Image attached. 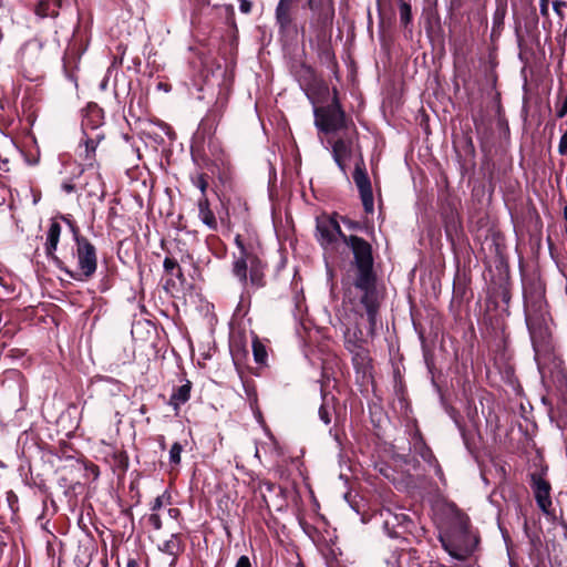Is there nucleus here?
I'll return each mask as SVG.
<instances>
[{"label": "nucleus", "mask_w": 567, "mask_h": 567, "mask_svg": "<svg viewBox=\"0 0 567 567\" xmlns=\"http://www.w3.org/2000/svg\"><path fill=\"white\" fill-rule=\"evenodd\" d=\"M317 237L322 246L334 243L339 237L351 248L358 274L354 288L360 290L361 303L364 306L371 330L377 324L378 299L375 291V275L373 272V257L371 246L358 236L347 237L337 220L321 219L317 223Z\"/></svg>", "instance_id": "obj_1"}, {"label": "nucleus", "mask_w": 567, "mask_h": 567, "mask_svg": "<svg viewBox=\"0 0 567 567\" xmlns=\"http://www.w3.org/2000/svg\"><path fill=\"white\" fill-rule=\"evenodd\" d=\"M439 540L449 555L457 560H464L475 550L478 538L470 529L468 517L454 505L444 507L439 520Z\"/></svg>", "instance_id": "obj_2"}, {"label": "nucleus", "mask_w": 567, "mask_h": 567, "mask_svg": "<svg viewBox=\"0 0 567 567\" xmlns=\"http://www.w3.org/2000/svg\"><path fill=\"white\" fill-rule=\"evenodd\" d=\"M306 7L310 10V28L317 38L326 37L331 29L334 18L332 0H307Z\"/></svg>", "instance_id": "obj_3"}, {"label": "nucleus", "mask_w": 567, "mask_h": 567, "mask_svg": "<svg viewBox=\"0 0 567 567\" xmlns=\"http://www.w3.org/2000/svg\"><path fill=\"white\" fill-rule=\"evenodd\" d=\"M315 125L324 133H332L346 126L344 112L342 111L337 93L332 102L327 106L315 107Z\"/></svg>", "instance_id": "obj_4"}, {"label": "nucleus", "mask_w": 567, "mask_h": 567, "mask_svg": "<svg viewBox=\"0 0 567 567\" xmlns=\"http://www.w3.org/2000/svg\"><path fill=\"white\" fill-rule=\"evenodd\" d=\"M79 275L90 278L96 271L95 247L84 237H75Z\"/></svg>", "instance_id": "obj_5"}, {"label": "nucleus", "mask_w": 567, "mask_h": 567, "mask_svg": "<svg viewBox=\"0 0 567 567\" xmlns=\"http://www.w3.org/2000/svg\"><path fill=\"white\" fill-rule=\"evenodd\" d=\"M353 182L359 189L365 213H372L374 209L372 186L364 167L363 158L361 156L355 163L353 172Z\"/></svg>", "instance_id": "obj_6"}, {"label": "nucleus", "mask_w": 567, "mask_h": 567, "mask_svg": "<svg viewBox=\"0 0 567 567\" xmlns=\"http://www.w3.org/2000/svg\"><path fill=\"white\" fill-rule=\"evenodd\" d=\"M532 488L538 507L545 514H548L551 506L550 484L539 474H532Z\"/></svg>", "instance_id": "obj_7"}, {"label": "nucleus", "mask_w": 567, "mask_h": 567, "mask_svg": "<svg viewBox=\"0 0 567 567\" xmlns=\"http://www.w3.org/2000/svg\"><path fill=\"white\" fill-rule=\"evenodd\" d=\"M235 241L238 248L240 249V254L234 261L233 272L239 279L240 282L246 284L247 271L250 269L252 260L254 262H257V257L246 251L239 236L236 237Z\"/></svg>", "instance_id": "obj_8"}, {"label": "nucleus", "mask_w": 567, "mask_h": 567, "mask_svg": "<svg viewBox=\"0 0 567 567\" xmlns=\"http://www.w3.org/2000/svg\"><path fill=\"white\" fill-rule=\"evenodd\" d=\"M353 152V140L351 137L338 138L332 144V157L340 171L347 174V162Z\"/></svg>", "instance_id": "obj_9"}, {"label": "nucleus", "mask_w": 567, "mask_h": 567, "mask_svg": "<svg viewBox=\"0 0 567 567\" xmlns=\"http://www.w3.org/2000/svg\"><path fill=\"white\" fill-rule=\"evenodd\" d=\"M380 517L382 518L383 528L390 537L398 536L395 527L402 526L408 520L405 514L393 513L390 508L381 509Z\"/></svg>", "instance_id": "obj_10"}, {"label": "nucleus", "mask_w": 567, "mask_h": 567, "mask_svg": "<svg viewBox=\"0 0 567 567\" xmlns=\"http://www.w3.org/2000/svg\"><path fill=\"white\" fill-rule=\"evenodd\" d=\"M61 235V225L58 221H52L47 233L45 254L48 257L53 258L56 250Z\"/></svg>", "instance_id": "obj_11"}, {"label": "nucleus", "mask_w": 567, "mask_h": 567, "mask_svg": "<svg viewBox=\"0 0 567 567\" xmlns=\"http://www.w3.org/2000/svg\"><path fill=\"white\" fill-rule=\"evenodd\" d=\"M103 136L100 133L94 134L91 137H86L83 141L84 150L83 153H80V156L86 162V166H93V159L95 155L96 147Z\"/></svg>", "instance_id": "obj_12"}, {"label": "nucleus", "mask_w": 567, "mask_h": 567, "mask_svg": "<svg viewBox=\"0 0 567 567\" xmlns=\"http://www.w3.org/2000/svg\"><path fill=\"white\" fill-rule=\"evenodd\" d=\"M198 217L204 225H206L209 229L217 228V221L214 213L209 209L208 199L206 197H202L198 200Z\"/></svg>", "instance_id": "obj_13"}, {"label": "nucleus", "mask_w": 567, "mask_h": 567, "mask_svg": "<svg viewBox=\"0 0 567 567\" xmlns=\"http://www.w3.org/2000/svg\"><path fill=\"white\" fill-rule=\"evenodd\" d=\"M158 549L159 551L172 556L174 561L183 550L182 540L177 534H172L167 540L158 545Z\"/></svg>", "instance_id": "obj_14"}, {"label": "nucleus", "mask_w": 567, "mask_h": 567, "mask_svg": "<svg viewBox=\"0 0 567 567\" xmlns=\"http://www.w3.org/2000/svg\"><path fill=\"white\" fill-rule=\"evenodd\" d=\"M275 17L279 31L281 33L287 32L292 23L291 8L285 7L284 4H277Z\"/></svg>", "instance_id": "obj_15"}, {"label": "nucleus", "mask_w": 567, "mask_h": 567, "mask_svg": "<svg viewBox=\"0 0 567 567\" xmlns=\"http://www.w3.org/2000/svg\"><path fill=\"white\" fill-rule=\"evenodd\" d=\"M190 382L186 381L183 385L178 386L169 398V404L174 408V410H178L179 406L186 403L190 396Z\"/></svg>", "instance_id": "obj_16"}, {"label": "nucleus", "mask_w": 567, "mask_h": 567, "mask_svg": "<svg viewBox=\"0 0 567 567\" xmlns=\"http://www.w3.org/2000/svg\"><path fill=\"white\" fill-rule=\"evenodd\" d=\"M414 450L426 463L434 465L437 475L442 474V470L437 464L432 451L422 442L420 437H417L414 442Z\"/></svg>", "instance_id": "obj_17"}, {"label": "nucleus", "mask_w": 567, "mask_h": 567, "mask_svg": "<svg viewBox=\"0 0 567 567\" xmlns=\"http://www.w3.org/2000/svg\"><path fill=\"white\" fill-rule=\"evenodd\" d=\"M90 176L91 182H87L84 185L87 196L102 198L104 196V190L100 174L97 172H93Z\"/></svg>", "instance_id": "obj_18"}, {"label": "nucleus", "mask_w": 567, "mask_h": 567, "mask_svg": "<svg viewBox=\"0 0 567 567\" xmlns=\"http://www.w3.org/2000/svg\"><path fill=\"white\" fill-rule=\"evenodd\" d=\"M262 276L264 275L260 261L257 259V262H254L252 260L249 269V278L251 284L256 287L262 286Z\"/></svg>", "instance_id": "obj_19"}, {"label": "nucleus", "mask_w": 567, "mask_h": 567, "mask_svg": "<svg viewBox=\"0 0 567 567\" xmlns=\"http://www.w3.org/2000/svg\"><path fill=\"white\" fill-rule=\"evenodd\" d=\"M252 353L255 361L259 364H264L267 360V351L265 346L258 340H254L252 342Z\"/></svg>", "instance_id": "obj_20"}, {"label": "nucleus", "mask_w": 567, "mask_h": 567, "mask_svg": "<svg viewBox=\"0 0 567 567\" xmlns=\"http://www.w3.org/2000/svg\"><path fill=\"white\" fill-rule=\"evenodd\" d=\"M400 21L404 25L409 24L412 19L411 6L406 2H401L399 6Z\"/></svg>", "instance_id": "obj_21"}, {"label": "nucleus", "mask_w": 567, "mask_h": 567, "mask_svg": "<svg viewBox=\"0 0 567 567\" xmlns=\"http://www.w3.org/2000/svg\"><path fill=\"white\" fill-rule=\"evenodd\" d=\"M352 360L357 368H360L364 371V369L368 365V357L363 349L359 348L358 351L354 353Z\"/></svg>", "instance_id": "obj_22"}, {"label": "nucleus", "mask_w": 567, "mask_h": 567, "mask_svg": "<svg viewBox=\"0 0 567 567\" xmlns=\"http://www.w3.org/2000/svg\"><path fill=\"white\" fill-rule=\"evenodd\" d=\"M182 451L183 446L177 442L174 443L169 450V462L176 465L179 464Z\"/></svg>", "instance_id": "obj_23"}, {"label": "nucleus", "mask_w": 567, "mask_h": 567, "mask_svg": "<svg viewBox=\"0 0 567 567\" xmlns=\"http://www.w3.org/2000/svg\"><path fill=\"white\" fill-rule=\"evenodd\" d=\"M192 182H193V185L196 186L200 190L202 197H206L205 193H206L208 184L206 182L205 176L203 174H198V175L192 177Z\"/></svg>", "instance_id": "obj_24"}, {"label": "nucleus", "mask_w": 567, "mask_h": 567, "mask_svg": "<svg viewBox=\"0 0 567 567\" xmlns=\"http://www.w3.org/2000/svg\"><path fill=\"white\" fill-rule=\"evenodd\" d=\"M319 417L320 420L326 424H330L331 422V409L328 406V404L326 402H323L321 404V406L319 408Z\"/></svg>", "instance_id": "obj_25"}, {"label": "nucleus", "mask_w": 567, "mask_h": 567, "mask_svg": "<svg viewBox=\"0 0 567 567\" xmlns=\"http://www.w3.org/2000/svg\"><path fill=\"white\" fill-rule=\"evenodd\" d=\"M265 432L268 435V439L270 441V444L268 445V451L274 454H279L278 443H277L276 439L274 437V435L269 432V430L267 427H265Z\"/></svg>", "instance_id": "obj_26"}, {"label": "nucleus", "mask_w": 567, "mask_h": 567, "mask_svg": "<svg viewBox=\"0 0 567 567\" xmlns=\"http://www.w3.org/2000/svg\"><path fill=\"white\" fill-rule=\"evenodd\" d=\"M148 523L155 528V529H161L162 528V519L159 517L158 514L156 513H152L150 516H148Z\"/></svg>", "instance_id": "obj_27"}, {"label": "nucleus", "mask_w": 567, "mask_h": 567, "mask_svg": "<svg viewBox=\"0 0 567 567\" xmlns=\"http://www.w3.org/2000/svg\"><path fill=\"white\" fill-rule=\"evenodd\" d=\"M566 115H567V94L565 95L564 101L561 102V104L558 105L557 110H556V116L558 118H563Z\"/></svg>", "instance_id": "obj_28"}, {"label": "nucleus", "mask_w": 567, "mask_h": 567, "mask_svg": "<svg viewBox=\"0 0 567 567\" xmlns=\"http://www.w3.org/2000/svg\"><path fill=\"white\" fill-rule=\"evenodd\" d=\"M558 152L560 155L567 154V131L560 136Z\"/></svg>", "instance_id": "obj_29"}, {"label": "nucleus", "mask_w": 567, "mask_h": 567, "mask_svg": "<svg viewBox=\"0 0 567 567\" xmlns=\"http://www.w3.org/2000/svg\"><path fill=\"white\" fill-rule=\"evenodd\" d=\"M163 266H164V269L166 271H173L174 269L178 268V264L175 259H172V258H165L164 262H163Z\"/></svg>", "instance_id": "obj_30"}, {"label": "nucleus", "mask_w": 567, "mask_h": 567, "mask_svg": "<svg viewBox=\"0 0 567 567\" xmlns=\"http://www.w3.org/2000/svg\"><path fill=\"white\" fill-rule=\"evenodd\" d=\"M539 11H540V14L545 18H547L549 16L548 0H539Z\"/></svg>", "instance_id": "obj_31"}, {"label": "nucleus", "mask_w": 567, "mask_h": 567, "mask_svg": "<svg viewBox=\"0 0 567 567\" xmlns=\"http://www.w3.org/2000/svg\"><path fill=\"white\" fill-rule=\"evenodd\" d=\"M526 323H527V327L529 329L532 340L534 341L536 332H535V327H534L533 318H532V316L528 312L526 313Z\"/></svg>", "instance_id": "obj_32"}, {"label": "nucleus", "mask_w": 567, "mask_h": 567, "mask_svg": "<svg viewBox=\"0 0 567 567\" xmlns=\"http://www.w3.org/2000/svg\"><path fill=\"white\" fill-rule=\"evenodd\" d=\"M567 3L565 1H560V0H555L553 1V9L554 11L559 16V17H563V13H561V7H566Z\"/></svg>", "instance_id": "obj_33"}, {"label": "nucleus", "mask_w": 567, "mask_h": 567, "mask_svg": "<svg viewBox=\"0 0 567 567\" xmlns=\"http://www.w3.org/2000/svg\"><path fill=\"white\" fill-rule=\"evenodd\" d=\"M235 567H251L249 557L248 556H240L238 558Z\"/></svg>", "instance_id": "obj_34"}, {"label": "nucleus", "mask_w": 567, "mask_h": 567, "mask_svg": "<svg viewBox=\"0 0 567 567\" xmlns=\"http://www.w3.org/2000/svg\"><path fill=\"white\" fill-rule=\"evenodd\" d=\"M61 187L68 194L73 193L75 190V185L71 182H64Z\"/></svg>", "instance_id": "obj_35"}, {"label": "nucleus", "mask_w": 567, "mask_h": 567, "mask_svg": "<svg viewBox=\"0 0 567 567\" xmlns=\"http://www.w3.org/2000/svg\"><path fill=\"white\" fill-rule=\"evenodd\" d=\"M162 506H163V497L157 496L152 504V511L155 512V511L159 509Z\"/></svg>", "instance_id": "obj_36"}, {"label": "nucleus", "mask_w": 567, "mask_h": 567, "mask_svg": "<svg viewBox=\"0 0 567 567\" xmlns=\"http://www.w3.org/2000/svg\"><path fill=\"white\" fill-rule=\"evenodd\" d=\"M240 10L245 13H248L250 11V3L249 2H241Z\"/></svg>", "instance_id": "obj_37"}, {"label": "nucleus", "mask_w": 567, "mask_h": 567, "mask_svg": "<svg viewBox=\"0 0 567 567\" xmlns=\"http://www.w3.org/2000/svg\"><path fill=\"white\" fill-rule=\"evenodd\" d=\"M293 0H279L278 4H284L285 7L292 8Z\"/></svg>", "instance_id": "obj_38"}, {"label": "nucleus", "mask_w": 567, "mask_h": 567, "mask_svg": "<svg viewBox=\"0 0 567 567\" xmlns=\"http://www.w3.org/2000/svg\"><path fill=\"white\" fill-rule=\"evenodd\" d=\"M126 567H138V564L135 559H128Z\"/></svg>", "instance_id": "obj_39"}, {"label": "nucleus", "mask_w": 567, "mask_h": 567, "mask_svg": "<svg viewBox=\"0 0 567 567\" xmlns=\"http://www.w3.org/2000/svg\"><path fill=\"white\" fill-rule=\"evenodd\" d=\"M256 417H257L258 422H259L260 424H262V422H264V421H262V415H261V413H260V411H259V410H257V412H256Z\"/></svg>", "instance_id": "obj_40"}, {"label": "nucleus", "mask_w": 567, "mask_h": 567, "mask_svg": "<svg viewBox=\"0 0 567 567\" xmlns=\"http://www.w3.org/2000/svg\"><path fill=\"white\" fill-rule=\"evenodd\" d=\"M259 452H260V447H259V446H257V447H256V452H255V457L260 458V456H259Z\"/></svg>", "instance_id": "obj_41"}, {"label": "nucleus", "mask_w": 567, "mask_h": 567, "mask_svg": "<svg viewBox=\"0 0 567 567\" xmlns=\"http://www.w3.org/2000/svg\"><path fill=\"white\" fill-rule=\"evenodd\" d=\"M564 217L567 220V205L564 207Z\"/></svg>", "instance_id": "obj_42"}, {"label": "nucleus", "mask_w": 567, "mask_h": 567, "mask_svg": "<svg viewBox=\"0 0 567 567\" xmlns=\"http://www.w3.org/2000/svg\"><path fill=\"white\" fill-rule=\"evenodd\" d=\"M2 6V0H0V7Z\"/></svg>", "instance_id": "obj_43"}]
</instances>
